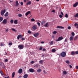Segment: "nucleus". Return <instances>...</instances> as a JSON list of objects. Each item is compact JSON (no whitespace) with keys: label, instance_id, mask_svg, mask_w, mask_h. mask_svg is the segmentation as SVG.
<instances>
[{"label":"nucleus","instance_id":"obj_30","mask_svg":"<svg viewBox=\"0 0 78 78\" xmlns=\"http://www.w3.org/2000/svg\"><path fill=\"white\" fill-rule=\"evenodd\" d=\"M45 24V21H43L41 22V25H44Z\"/></svg>","mask_w":78,"mask_h":78},{"label":"nucleus","instance_id":"obj_50","mask_svg":"<svg viewBox=\"0 0 78 78\" xmlns=\"http://www.w3.org/2000/svg\"><path fill=\"white\" fill-rule=\"evenodd\" d=\"M31 64H34V61H32L30 62Z\"/></svg>","mask_w":78,"mask_h":78},{"label":"nucleus","instance_id":"obj_28","mask_svg":"<svg viewBox=\"0 0 78 78\" xmlns=\"http://www.w3.org/2000/svg\"><path fill=\"white\" fill-rule=\"evenodd\" d=\"M10 23L11 24H12L14 23V20H10Z\"/></svg>","mask_w":78,"mask_h":78},{"label":"nucleus","instance_id":"obj_31","mask_svg":"<svg viewBox=\"0 0 78 78\" xmlns=\"http://www.w3.org/2000/svg\"><path fill=\"white\" fill-rule=\"evenodd\" d=\"M66 64H69L70 63V61H69V60H67L66 61Z\"/></svg>","mask_w":78,"mask_h":78},{"label":"nucleus","instance_id":"obj_10","mask_svg":"<svg viewBox=\"0 0 78 78\" xmlns=\"http://www.w3.org/2000/svg\"><path fill=\"white\" fill-rule=\"evenodd\" d=\"M29 72H31V73H33L34 72V70L33 69H29Z\"/></svg>","mask_w":78,"mask_h":78},{"label":"nucleus","instance_id":"obj_17","mask_svg":"<svg viewBox=\"0 0 78 78\" xmlns=\"http://www.w3.org/2000/svg\"><path fill=\"white\" fill-rule=\"evenodd\" d=\"M44 61L43 60H41L39 61V63L41 64H42L44 62Z\"/></svg>","mask_w":78,"mask_h":78},{"label":"nucleus","instance_id":"obj_26","mask_svg":"<svg viewBox=\"0 0 78 78\" xmlns=\"http://www.w3.org/2000/svg\"><path fill=\"white\" fill-rule=\"evenodd\" d=\"M19 5V3L18 2V1H16V6H17Z\"/></svg>","mask_w":78,"mask_h":78},{"label":"nucleus","instance_id":"obj_16","mask_svg":"<svg viewBox=\"0 0 78 78\" xmlns=\"http://www.w3.org/2000/svg\"><path fill=\"white\" fill-rule=\"evenodd\" d=\"M28 75L27 74H25L23 76V78H27L28 77Z\"/></svg>","mask_w":78,"mask_h":78},{"label":"nucleus","instance_id":"obj_33","mask_svg":"<svg viewBox=\"0 0 78 78\" xmlns=\"http://www.w3.org/2000/svg\"><path fill=\"white\" fill-rule=\"evenodd\" d=\"M51 51L52 52H55V51H56V50L55 49H52Z\"/></svg>","mask_w":78,"mask_h":78},{"label":"nucleus","instance_id":"obj_61","mask_svg":"<svg viewBox=\"0 0 78 78\" xmlns=\"http://www.w3.org/2000/svg\"><path fill=\"white\" fill-rule=\"evenodd\" d=\"M43 51H46V49H43Z\"/></svg>","mask_w":78,"mask_h":78},{"label":"nucleus","instance_id":"obj_21","mask_svg":"<svg viewBox=\"0 0 78 78\" xmlns=\"http://www.w3.org/2000/svg\"><path fill=\"white\" fill-rule=\"evenodd\" d=\"M71 55H72V56H74V55H75V52L73 51H72L71 53Z\"/></svg>","mask_w":78,"mask_h":78},{"label":"nucleus","instance_id":"obj_57","mask_svg":"<svg viewBox=\"0 0 78 78\" xmlns=\"http://www.w3.org/2000/svg\"><path fill=\"white\" fill-rule=\"evenodd\" d=\"M76 69H78V66H76Z\"/></svg>","mask_w":78,"mask_h":78},{"label":"nucleus","instance_id":"obj_51","mask_svg":"<svg viewBox=\"0 0 78 78\" xmlns=\"http://www.w3.org/2000/svg\"><path fill=\"white\" fill-rule=\"evenodd\" d=\"M28 33L29 34H31V31H28Z\"/></svg>","mask_w":78,"mask_h":78},{"label":"nucleus","instance_id":"obj_13","mask_svg":"<svg viewBox=\"0 0 78 78\" xmlns=\"http://www.w3.org/2000/svg\"><path fill=\"white\" fill-rule=\"evenodd\" d=\"M30 14H31V12L28 11L26 13L25 16H27V15Z\"/></svg>","mask_w":78,"mask_h":78},{"label":"nucleus","instance_id":"obj_4","mask_svg":"<svg viewBox=\"0 0 78 78\" xmlns=\"http://www.w3.org/2000/svg\"><path fill=\"white\" fill-rule=\"evenodd\" d=\"M5 12H6V9H4L3 10H2L1 12V16H3L4 14L5 13Z\"/></svg>","mask_w":78,"mask_h":78},{"label":"nucleus","instance_id":"obj_22","mask_svg":"<svg viewBox=\"0 0 78 78\" xmlns=\"http://www.w3.org/2000/svg\"><path fill=\"white\" fill-rule=\"evenodd\" d=\"M3 18L2 17H0V22L3 21Z\"/></svg>","mask_w":78,"mask_h":78},{"label":"nucleus","instance_id":"obj_40","mask_svg":"<svg viewBox=\"0 0 78 78\" xmlns=\"http://www.w3.org/2000/svg\"><path fill=\"white\" fill-rule=\"evenodd\" d=\"M18 16H19V17H22V15L21 14H18Z\"/></svg>","mask_w":78,"mask_h":78},{"label":"nucleus","instance_id":"obj_9","mask_svg":"<svg viewBox=\"0 0 78 78\" xmlns=\"http://www.w3.org/2000/svg\"><path fill=\"white\" fill-rule=\"evenodd\" d=\"M78 5V2H76L75 4H73V6L74 7H76Z\"/></svg>","mask_w":78,"mask_h":78},{"label":"nucleus","instance_id":"obj_45","mask_svg":"<svg viewBox=\"0 0 78 78\" xmlns=\"http://www.w3.org/2000/svg\"><path fill=\"white\" fill-rule=\"evenodd\" d=\"M59 17H60V18H62V15H59Z\"/></svg>","mask_w":78,"mask_h":78},{"label":"nucleus","instance_id":"obj_58","mask_svg":"<svg viewBox=\"0 0 78 78\" xmlns=\"http://www.w3.org/2000/svg\"><path fill=\"white\" fill-rule=\"evenodd\" d=\"M52 12H55V10H53L52 11Z\"/></svg>","mask_w":78,"mask_h":78},{"label":"nucleus","instance_id":"obj_43","mask_svg":"<svg viewBox=\"0 0 78 78\" xmlns=\"http://www.w3.org/2000/svg\"><path fill=\"white\" fill-rule=\"evenodd\" d=\"M72 34L73 36H75V33H74V32H72Z\"/></svg>","mask_w":78,"mask_h":78},{"label":"nucleus","instance_id":"obj_19","mask_svg":"<svg viewBox=\"0 0 78 78\" xmlns=\"http://www.w3.org/2000/svg\"><path fill=\"white\" fill-rule=\"evenodd\" d=\"M18 20H15L14 21V23H15V24H17V23H18V22H17Z\"/></svg>","mask_w":78,"mask_h":78},{"label":"nucleus","instance_id":"obj_55","mask_svg":"<svg viewBox=\"0 0 78 78\" xmlns=\"http://www.w3.org/2000/svg\"><path fill=\"white\" fill-rule=\"evenodd\" d=\"M21 40L22 41H24L25 40V38H22Z\"/></svg>","mask_w":78,"mask_h":78},{"label":"nucleus","instance_id":"obj_36","mask_svg":"<svg viewBox=\"0 0 78 78\" xmlns=\"http://www.w3.org/2000/svg\"><path fill=\"white\" fill-rule=\"evenodd\" d=\"M31 20L32 22H34V21H35V20H34V18H32L31 19Z\"/></svg>","mask_w":78,"mask_h":78},{"label":"nucleus","instance_id":"obj_37","mask_svg":"<svg viewBox=\"0 0 78 78\" xmlns=\"http://www.w3.org/2000/svg\"><path fill=\"white\" fill-rule=\"evenodd\" d=\"M4 45H5V44H3L2 43H1V47H2V46H4Z\"/></svg>","mask_w":78,"mask_h":78},{"label":"nucleus","instance_id":"obj_60","mask_svg":"<svg viewBox=\"0 0 78 78\" xmlns=\"http://www.w3.org/2000/svg\"><path fill=\"white\" fill-rule=\"evenodd\" d=\"M41 44H44V41L41 42Z\"/></svg>","mask_w":78,"mask_h":78},{"label":"nucleus","instance_id":"obj_2","mask_svg":"<svg viewBox=\"0 0 78 78\" xmlns=\"http://www.w3.org/2000/svg\"><path fill=\"white\" fill-rule=\"evenodd\" d=\"M60 55L62 57H65L66 56V52H63L60 54Z\"/></svg>","mask_w":78,"mask_h":78},{"label":"nucleus","instance_id":"obj_56","mask_svg":"<svg viewBox=\"0 0 78 78\" xmlns=\"http://www.w3.org/2000/svg\"><path fill=\"white\" fill-rule=\"evenodd\" d=\"M69 66L70 68H72V66L71 65H70Z\"/></svg>","mask_w":78,"mask_h":78},{"label":"nucleus","instance_id":"obj_39","mask_svg":"<svg viewBox=\"0 0 78 78\" xmlns=\"http://www.w3.org/2000/svg\"><path fill=\"white\" fill-rule=\"evenodd\" d=\"M68 15L67 14H65V17L66 18H68Z\"/></svg>","mask_w":78,"mask_h":78},{"label":"nucleus","instance_id":"obj_27","mask_svg":"<svg viewBox=\"0 0 78 78\" xmlns=\"http://www.w3.org/2000/svg\"><path fill=\"white\" fill-rule=\"evenodd\" d=\"M77 39H78V36H77L74 37V40L76 41V40H77Z\"/></svg>","mask_w":78,"mask_h":78},{"label":"nucleus","instance_id":"obj_11","mask_svg":"<svg viewBox=\"0 0 78 78\" xmlns=\"http://www.w3.org/2000/svg\"><path fill=\"white\" fill-rule=\"evenodd\" d=\"M39 35V34L38 33H36L35 34H34V36L35 37H37Z\"/></svg>","mask_w":78,"mask_h":78},{"label":"nucleus","instance_id":"obj_32","mask_svg":"<svg viewBox=\"0 0 78 78\" xmlns=\"http://www.w3.org/2000/svg\"><path fill=\"white\" fill-rule=\"evenodd\" d=\"M12 31H15V32H16L17 31V30H16L15 29L13 28L12 29Z\"/></svg>","mask_w":78,"mask_h":78},{"label":"nucleus","instance_id":"obj_62","mask_svg":"<svg viewBox=\"0 0 78 78\" xmlns=\"http://www.w3.org/2000/svg\"><path fill=\"white\" fill-rule=\"evenodd\" d=\"M70 28H71L69 26L68 27V29H70Z\"/></svg>","mask_w":78,"mask_h":78},{"label":"nucleus","instance_id":"obj_52","mask_svg":"<svg viewBox=\"0 0 78 78\" xmlns=\"http://www.w3.org/2000/svg\"><path fill=\"white\" fill-rule=\"evenodd\" d=\"M5 62H8V59H6L5 60Z\"/></svg>","mask_w":78,"mask_h":78},{"label":"nucleus","instance_id":"obj_64","mask_svg":"<svg viewBox=\"0 0 78 78\" xmlns=\"http://www.w3.org/2000/svg\"><path fill=\"white\" fill-rule=\"evenodd\" d=\"M39 49H42V47H40Z\"/></svg>","mask_w":78,"mask_h":78},{"label":"nucleus","instance_id":"obj_48","mask_svg":"<svg viewBox=\"0 0 78 78\" xmlns=\"http://www.w3.org/2000/svg\"><path fill=\"white\" fill-rule=\"evenodd\" d=\"M67 42V39H65V42Z\"/></svg>","mask_w":78,"mask_h":78},{"label":"nucleus","instance_id":"obj_25","mask_svg":"<svg viewBox=\"0 0 78 78\" xmlns=\"http://www.w3.org/2000/svg\"><path fill=\"white\" fill-rule=\"evenodd\" d=\"M34 67L35 68H38V67H39V65L38 64L35 65L34 66Z\"/></svg>","mask_w":78,"mask_h":78},{"label":"nucleus","instance_id":"obj_14","mask_svg":"<svg viewBox=\"0 0 78 78\" xmlns=\"http://www.w3.org/2000/svg\"><path fill=\"white\" fill-rule=\"evenodd\" d=\"M44 26L45 27H49L48 23H47L45 25H44Z\"/></svg>","mask_w":78,"mask_h":78},{"label":"nucleus","instance_id":"obj_42","mask_svg":"<svg viewBox=\"0 0 78 78\" xmlns=\"http://www.w3.org/2000/svg\"><path fill=\"white\" fill-rule=\"evenodd\" d=\"M50 45H53V41H51L50 43Z\"/></svg>","mask_w":78,"mask_h":78},{"label":"nucleus","instance_id":"obj_35","mask_svg":"<svg viewBox=\"0 0 78 78\" xmlns=\"http://www.w3.org/2000/svg\"><path fill=\"white\" fill-rule=\"evenodd\" d=\"M74 17H78V13H76V15H75L74 16Z\"/></svg>","mask_w":78,"mask_h":78},{"label":"nucleus","instance_id":"obj_63","mask_svg":"<svg viewBox=\"0 0 78 78\" xmlns=\"http://www.w3.org/2000/svg\"><path fill=\"white\" fill-rule=\"evenodd\" d=\"M5 78H9V76H8L7 77H5Z\"/></svg>","mask_w":78,"mask_h":78},{"label":"nucleus","instance_id":"obj_34","mask_svg":"<svg viewBox=\"0 0 78 78\" xmlns=\"http://www.w3.org/2000/svg\"><path fill=\"white\" fill-rule=\"evenodd\" d=\"M20 35H18L17 36V39H20Z\"/></svg>","mask_w":78,"mask_h":78},{"label":"nucleus","instance_id":"obj_15","mask_svg":"<svg viewBox=\"0 0 78 78\" xmlns=\"http://www.w3.org/2000/svg\"><path fill=\"white\" fill-rule=\"evenodd\" d=\"M57 28H61V29H64V27H62V26H57Z\"/></svg>","mask_w":78,"mask_h":78},{"label":"nucleus","instance_id":"obj_1","mask_svg":"<svg viewBox=\"0 0 78 78\" xmlns=\"http://www.w3.org/2000/svg\"><path fill=\"white\" fill-rule=\"evenodd\" d=\"M63 39L64 38H63V37H62V36H61L58 38V39L56 40L55 41L56 42H58L59 41H62V39Z\"/></svg>","mask_w":78,"mask_h":78},{"label":"nucleus","instance_id":"obj_6","mask_svg":"<svg viewBox=\"0 0 78 78\" xmlns=\"http://www.w3.org/2000/svg\"><path fill=\"white\" fill-rule=\"evenodd\" d=\"M32 28L33 30H37V25H34L32 27Z\"/></svg>","mask_w":78,"mask_h":78},{"label":"nucleus","instance_id":"obj_53","mask_svg":"<svg viewBox=\"0 0 78 78\" xmlns=\"http://www.w3.org/2000/svg\"><path fill=\"white\" fill-rule=\"evenodd\" d=\"M5 32H8V29H5Z\"/></svg>","mask_w":78,"mask_h":78},{"label":"nucleus","instance_id":"obj_8","mask_svg":"<svg viewBox=\"0 0 78 78\" xmlns=\"http://www.w3.org/2000/svg\"><path fill=\"white\" fill-rule=\"evenodd\" d=\"M0 66H2V68H3L4 69H5V65L3 63H0Z\"/></svg>","mask_w":78,"mask_h":78},{"label":"nucleus","instance_id":"obj_29","mask_svg":"<svg viewBox=\"0 0 78 78\" xmlns=\"http://www.w3.org/2000/svg\"><path fill=\"white\" fill-rule=\"evenodd\" d=\"M63 73L64 75H66L67 74V71H63Z\"/></svg>","mask_w":78,"mask_h":78},{"label":"nucleus","instance_id":"obj_49","mask_svg":"<svg viewBox=\"0 0 78 78\" xmlns=\"http://www.w3.org/2000/svg\"><path fill=\"white\" fill-rule=\"evenodd\" d=\"M75 54H76V55H78V51H76L75 52Z\"/></svg>","mask_w":78,"mask_h":78},{"label":"nucleus","instance_id":"obj_46","mask_svg":"<svg viewBox=\"0 0 78 78\" xmlns=\"http://www.w3.org/2000/svg\"><path fill=\"white\" fill-rule=\"evenodd\" d=\"M12 43H9V45L10 46V45H12Z\"/></svg>","mask_w":78,"mask_h":78},{"label":"nucleus","instance_id":"obj_23","mask_svg":"<svg viewBox=\"0 0 78 78\" xmlns=\"http://www.w3.org/2000/svg\"><path fill=\"white\" fill-rule=\"evenodd\" d=\"M31 1L28 2L26 3L27 5H31Z\"/></svg>","mask_w":78,"mask_h":78},{"label":"nucleus","instance_id":"obj_41","mask_svg":"<svg viewBox=\"0 0 78 78\" xmlns=\"http://www.w3.org/2000/svg\"><path fill=\"white\" fill-rule=\"evenodd\" d=\"M37 24L38 26H41V23L39 22H37Z\"/></svg>","mask_w":78,"mask_h":78},{"label":"nucleus","instance_id":"obj_38","mask_svg":"<svg viewBox=\"0 0 78 78\" xmlns=\"http://www.w3.org/2000/svg\"><path fill=\"white\" fill-rule=\"evenodd\" d=\"M37 72H41V69H39L37 70Z\"/></svg>","mask_w":78,"mask_h":78},{"label":"nucleus","instance_id":"obj_12","mask_svg":"<svg viewBox=\"0 0 78 78\" xmlns=\"http://www.w3.org/2000/svg\"><path fill=\"white\" fill-rule=\"evenodd\" d=\"M18 73L20 74L22 73V69H20L18 70Z\"/></svg>","mask_w":78,"mask_h":78},{"label":"nucleus","instance_id":"obj_3","mask_svg":"<svg viewBox=\"0 0 78 78\" xmlns=\"http://www.w3.org/2000/svg\"><path fill=\"white\" fill-rule=\"evenodd\" d=\"M2 23L3 24H7V23H8V21L6 19H4L3 20Z\"/></svg>","mask_w":78,"mask_h":78},{"label":"nucleus","instance_id":"obj_18","mask_svg":"<svg viewBox=\"0 0 78 78\" xmlns=\"http://www.w3.org/2000/svg\"><path fill=\"white\" fill-rule=\"evenodd\" d=\"M8 12H7L4 15L5 17H8Z\"/></svg>","mask_w":78,"mask_h":78},{"label":"nucleus","instance_id":"obj_44","mask_svg":"<svg viewBox=\"0 0 78 78\" xmlns=\"http://www.w3.org/2000/svg\"><path fill=\"white\" fill-rule=\"evenodd\" d=\"M56 33H57L56 31H54L53 32V34H56Z\"/></svg>","mask_w":78,"mask_h":78},{"label":"nucleus","instance_id":"obj_47","mask_svg":"<svg viewBox=\"0 0 78 78\" xmlns=\"http://www.w3.org/2000/svg\"><path fill=\"white\" fill-rule=\"evenodd\" d=\"M74 25L75 27H76V26H78V23H75L74 24Z\"/></svg>","mask_w":78,"mask_h":78},{"label":"nucleus","instance_id":"obj_7","mask_svg":"<svg viewBox=\"0 0 78 78\" xmlns=\"http://www.w3.org/2000/svg\"><path fill=\"white\" fill-rule=\"evenodd\" d=\"M0 73L1 74L2 76H3V77H5V74L3 73V72L1 70L0 71Z\"/></svg>","mask_w":78,"mask_h":78},{"label":"nucleus","instance_id":"obj_5","mask_svg":"<svg viewBox=\"0 0 78 78\" xmlns=\"http://www.w3.org/2000/svg\"><path fill=\"white\" fill-rule=\"evenodd\" d=\"M23 47H24V46L23 44H20L18 45V48L20 49H23Z\"/></svg>","mask_w":78,"mask_h":78},{"label":"nucleus","instance_id":"obj_24","mask_svg":"<svg viewBox=\"0 0 78 78\" xmlns=\"http://www.w3.org/2000/svg\"><path fill=\"white\" fill-rule=\"evenodd\" d=\"M15 72H13L12 73V78H13L14 77V75H15Z\"/></svg>","mask_w":78,"mask_h":78},{"label":"nucleus","instance_id":"obj_20","mask_svg":"<svg viewBox=\"0 0 78 78\" xmlns=\"http://www.w3.org/2000/svg\"><path fill=\"white\" fill-rule=\"evenodd\" d=\"M69 40L70 41H73V37L71 36V37H70L69 38Z\"/></svg>","mask_w":78,"mask_h":78},{"label":"nucleus","instance_id":"obj_54","mask_svg":"<svg viewBox=\"0 0 78 78\" xmlns=\"http://www.w3.org/2000/svg\"><path fill=\"white\" fill-rule=\"evenodd\" d=\"M20 3L21 4V5H23V2H20Z\"/></svg>","mask_w":78,"mask_h":78},{"label":"nucleus","instance_id":"obj_59","mask_svg":"<svg viewBox=\"0 0 78 78\" xmlns=\"http://www.w3.org/2000/svg\"><path fill=\"white\" fill-rule=\"evenodd\" d=\"M61 14H62V16H64V13L63 12H61Z\"/></svg>","mask_w":78,"mask_h":78}]
</instances>
